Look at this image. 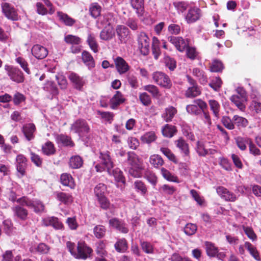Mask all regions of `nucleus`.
<instances>
[{
    "instance_id": "nucleus-1",
    "label": "nucleus",
    "mask_w": 261,
    "mask_h": 261,
    "mask_svg": "<svg viewBox=\"0 0 261 261\" xmlns=\"http://www.w3.org/2000/svg\"><path fill=\"white\" fill-rule=\"evenodd\" d=\"M66 247L72 255L78 259H85L90 256L92 250L85 243H79L77 246L73 243L68 241Z\"/></svg>"
},
{
    "instance_id": "nucleus-2",
    "label": "nucleus",
    "mask_w": 261,
    "mask_h": 261,
    "mask_svg": "<svg viewBox=\"0 0 261 261\" xmlns=\"http://www.w3.org/2000/svg\"><path fill=\"white\" fill-rule=\"evenodd\" d=\"M127 162L130 165V167L128 168L129 174L134 177H141L143 168L142 161L138 156L134 152H128Z\"/></svg>"
},
{
    "instance_id": "nucleus-3",
    "label": "nucleus",
    "mask_w": 261,
    "mask_h": 261,
    "mask_svg": "<svg viewBox=\"0 0 261 261\" xmlns=\"http://www.w3.org/2000/svg\"><path fill=\"white\" fill-rule=\"evenodd\" d=\"M99 159L101 160V165L97 164L95 168L97 172H101L106 169L109 175H111V169L114 167V164L111 158L110 152L108 151L101 152Z\"/></svg>"
},
{
    "instance_id": "nucleus-4",
    "label": "nucleus",
    "mask_w": 261,
    "mask_h": 261,
    "mask_svg": "<svg viewBox=\"0 0 261 261\" xmlns=\"http://www.w3.org/2000/svg\"><path fill=\"white\" fill-rule=\"evenodd\" d=\"M138 47L142 55H147L150 50V39L144 32H140L137 37Z\"/></svg>"
},
{
    "instance_id": "nucleus-5",
    "label": "nucleus",
    "mask_w": 261,
    "mask_h": 261,
    "mask_svg": "<svg viewBox=\"0 0 261 261\" xmlns=\"http://www.w3.org/2000/svg\"><path fill=\"white\" fill-rule=\"evenodd\" d=\"M5 69L10 80L17 83H21L24 81L23 72L17 67L6 65Z\"/></svg>"
},
{
    "instance_id": "nucleus-6",
    "label": "nucleus",
    "mask_w": 261,
    "mask_h": 261,
    "mask_svg": "<svg viewBox=\"0 0 261 261\" xmlns=\"http://www.w3.org/2000/svg\"><path fill=\"white\" fill-rule=\"evenodd\" d=\"M153 81L156 84L165 88H170L172 86V82L169 76L161 71L154 72L152 74Z\"/></svg>"
},
{
    "instance_id": "nucleus-7",
    "label": "nucleus",
    "mask_w": 261,
    "mask_h": 261,
    "mask_svg": "<svg viewBox=\"0 0 261 261\" xmlns=\"http://www.w3.org/2000/svg\"><path fill=\"white\" fill-rule=\"evenodd\" d=\"M17 201L23 206L25 205L29 207L34 208V211L37 213L42 212L44 209V206L43 203L38 200L32 201L26 197H23L18 198Z\"/></svg>"
},
{
    "instance_id": "nucleus-8",
    "label": "nucleus",
    "mask_w": 261,
    "mask_h": 261,
    "mask_svg": "<svg viewBox=\"0 0 261 261\" xmlns=\"http://www.w3.org/2000/svg\"><path fill=\"white\" fill-rule=\"evenodd\" d=\"M70 129L80 136H83L89 132L90 128L86 120L78 119L71 125Z\"/></svg>"
},
{
    "instance_id": "nucleus-9",
    "label": "nucleus",
    "mask_w": 261,
    "mask_h": 261,
    "mask_svg": "<svg viewBox=\"0 0 261 261\" xmlns=\"http://www.w3.org/2000/svg\"><path fill=\"white\" fill-rule=\"evenodd\" d=\"M202 15V12L199 8L196 7H191L188 9L185 15V19L187 23H192L198 20Z\"/></svg>"
},
{
    "instance_id": "nucleus-10",
    "label": "nucleus",
    "mask_w": 261,
    "mask_h": 261,
    "mask_svg": "<svg viewBox=\"0 0 261 261\" xmlns=\"http://www.w3.org/2000/svg\"><path fill=\"white\" fill-rule=\"evenodd\" d=\"M205 245L206 254L208 256L217 257L219 259H223L225 257V254L224 252H219L218 248L214 244L206 242Z\"/></svg>"
},
{
    "instance_id": "nucleus-11",
    "label": "nucleus",
    "mask_w": 261,
    "mask_h": 261,
    "mask_svg": "<svg viewBox=\"0 0 261 261\" xmlns=\"http://www.w3.org/2000/svg\"><path fill=\"white\" fill-rule=\"evenodd\" d=\"M118 39L120 43H126L130 38V31L125 26L118 25L116 28Z\"/></svg>"
},
{
    "instance_id": "nucleus-12",
    "label": "nucleus",
    "mask_w": 261,
    "mask_h": 261,
    "mask_svg": "<svg viewBox=\"0 0 261 261\" xmlns=\"http://www.w3.org/2000/svg\"><path fill=\"white\" fill-rule=\"evenodd\" d=\"M168 40L180 52H183L188 45V41L181 37L169 36Z\"/></svg>"
},
{
    "instance_id": "nucleus-13",
    "label": "nucleus",
    "mask_w": 261,
    "mask_h": 261,
    "mask_svg": "<svg viewBox=\"0 0 261 261\" xmlns=\"http://www.w3.org/2000/svg\"><path fill=\"white\" fill-rule=\"evenodd\" d=\"M2 8L3 13L6 17L12 20H17L18 16L15 9L9 4L4 3L2 4Z\"/></svg>"
},
{
    "instance_id": "nucleus-14",
    "label": "nucleus",
    "mask_w": 261,
    "mask_h": 261,
    "mask_svg": "<svg viewBox=\"0 0 261 261\" xmlns=\"http://www.w3.org/2000/svg\"><path fill=\"white\" fill-rule=\"evenodd\" d=\"M15 164L16 170L20 174V177L24 176L27 167V158L23 154H19L16 156Z\"/></svg>"
},
{
    "instance_id": "nucleus-15",
    "label": "nucleus",
    "mask_w": 261,
    "mask_h": 261,
    "mask_svg": "<svg viewBox=\"0 0 261 261\" xmlns=\"http://www.w3.org/2000/svg\"><path fill=\"white\" fill-rule=\"evenodd\" d=\"M32 55L37 59H43L48 55V50L45 47L39 45H34L31 49Z\"/></svg>"
},
{
    "instance_id": "nucleus-16",
    "label": "nucleus",
    "mask_w": 261,
    "mask_h": 261,
    "mask_svg": "<svg viewBox=\"0 0 261 261\" xmlns=\"http://www.w3.org/2000/svg\"><path fill=\"white\" fill-rule=\"evenodd\" d=\"M117 71L120 74L126 73L129 69V66L126 62L120 57H117L114 59Z\"/></svg>"
},
{
    "instance_id": "nucleus-17",
    "label": "nucleus",
    "mask_w": 261,
    "mask_h": 261,
    "mask_svg": "<svg viewBox=\"0 0 261 261\" xmlns=\"http://www.w3.org/2000/svg\"><path fill=\"white\" fill-rule=\"evenodd\" d=\"M217 192L226 201L233 202L237 199V196L234 193L223 187H219L217 189Z\"/></svg>"
},
{
    "instance_id": "nucleus-18",
    "label": "nucleus",
    "mask_w": 261,
    "mask_h": 261,
    "mask_svg": "<svg viewBox=\"0 0 261 261\" xmlns=\"http://www.w3.org/2000/svg\"><path fill=\"white\" fill-rule=\"evenodd\" d=\"M21 130L28 141H29L34 139V133L36 131V127L34 124H25L22 126Z\"/></svg>"
},
{
    "instance_id": "nucleus-19",
    "label": "nucleus",
    "mask_w": 261,
    "mask_h": 261,
    "mask_svg": "<svg viewBox=\"0 0 261 261\" xmlns=\"http://www.w3.org/2000/svg\"><path fill=\"white\" fill-rule=\"evenodd\" d=\"M110 226L117 229L119 231L126 233L128 232V229L125 224L122 221L117 218H112L109 220Z\"/></svg>"
},
{
    "instance_id": "nucleus-20",
    "label": "nucleus",
    "mask_w": 261,
    "mask_h": 261,
    "mask_svg": "<svg viewBox=\"0 0 261 261\" xmlns=\"http://www.w3.org/2000/svg\"><path fill=\"white\" fill-rule=\"evenodd\" d=\"M68 78L74 87L77 89L81 90L85 84V81L83 77L80 76L75 73L72 72L70 73Z\"/></svg>"
},
{
    "instance_id": "nucleus-21",
    "label": "nucleus",
    "mask_w": 261,
    "mask_h": 261,
    "mask_svg": "<svg viewBox=\"0 0 261 261\" xmlns=\"http://www.w3.org/2000/svg\"><path fill=\"white\" fill-rule=\"evenodd\" d=\"M124 101L125 98L123 94L120 91H117L110 100L111 108L112 109H115Z\"/></svg>"
},
{
    "instance_id": "nucleus-22",
    "label": "nucleus",
    "mask_w": 261,
    "mask_h": 261,
    "mask_svg": "<svg viewBox=\"0 0 261 261\" xmlns=\"http://www.w3.org/2000/svg\"><path fill=\"white\" fill-rule=\"evenodd\" d=\"M43 223L46 226H52L55 229H61L63 227L62 223L60 222L56 217H52L45 218L43 220Z\"/></svg>"
},
{
    "instance_id": "nucleus-23",
    "label": "nucleus",
    "mask_w": 261,
    "mask_h": 261,
    "mask_svg": "<svg viewBox=\"0 0 261 261\" xmlns=\"http://www.w3.org/2000/svg\"><path fill=\"white\" fill-rule=\"evenodd\" d=\"M230 100L237 107V108L242 112H244L246 109V106L244 102L247 100V98H244V99L242 97H240L238 95H233L230 98Z\"/></svg>"
},
{
    "instance_id": "nucleus-24",
    "label": "nucleus",
    "mask_w": 261,
    "mask_h": 261,
    "mask_svg": "<svg viewBox=\"0 0 261 261\" xmlns=\"http://www.w3.org/2000/svg\"><path fill=\"white\" fill-rule=\"evenodd\" d=\"M55 138L58 144H62L66 146L73 147L74 143L72 141L71 138L63 134L55 135Z\"/></svg>"
},
{
    "instance_id": "nucleus-25",
    "label": "nucleus",
    "mask_w": 261,
    "mask_h": 261,
    "mask_svg": "<svg viewBox=\"0 0 261 261\" xmlns=\"http://www.w3.org/2000/svg\"><path fill=\"white\" fill-rule=\"evenodd\" d=\"M87 42L90 49L95 53H97L99 49V45L96 39V36L91 33H88Z\"/></svg>"
},
{
    "instance_id": "nucleus-26",
    "label": "nucleus",
    "mask_w": 261,
    "mask_h": 261,
    "mask_svg": "<svg viewBox=\"0 0 261 261\" xmlns=\"http://www.w3.org/2000/svg\"><path fill=\"white\" fill-rule=\"evenodd\" d=\"M82 60L85 64L89 69L95 67V62L93 57L87 51H84L82 53Z\"/></svg>"
},
{
    "instance_id": "nucleus-27",
    "label": "nucleus",
    "mask_w": 261,
    "mask_h": 261,
    "mask_svg": "<svg viewBox=\"0 0 261 261\" xmlns=\"http://www.w3.org/2000/svg\"><path fill=\"white\" fill-rule=\"evenodd\" d=\"M176 113V109L174 107L170 106L165 109L162 117L166 122H170L172 120Z\"/></svg>"
},
{
    "instance_id": "nucleus-28",
    "label": "nucleus",
    "mask_w": 261,
    "mask_h": 261,
    "mask_svg": "<svg viewBox=\"0 0 261 261\" xmlns=\"http://www.w3.org/2000/svg\"><path fill=\"white\" fill-rule=\"evenodd\" d=\"M60 180L64 186H68L71 189H74L75 187L73 178L69 174L63 173L61 175Z\"/></svg>"
},
{
    "instance_id": "nucleus-29",
    "label": "nucleus",
    "mask_w": 261,
    "mask_h": 261,
    "mask_svg": "<svg viewBox=\"0 0 261 261\" xmlns=\"http://www.w3.org/2000/svg\"><path fill=\"white\" fill-rule=\"evenodd\" d=\"M208 105L210 110L212 111L214 116L218 118L219 117V113L221 106L218 101L215 99H210L208 100Z\"/></svg>"
},
{
    "instance_id": "nucleus-30",
    "label": "nucleus",
    "mask_w": 261,
    "mask_h": 261,
    "mask_svg": "<svg viewBox=\"0 0 261 261\" xmlns=\"http://www.w3.org/2000/svg\"><path fill=\"white\" fill-rule=\"evenodd\" d=\"M130 2L138 15H142L144 9V0H130Z\"/></svg>"
},
{
    "instance_id": "nucleus-31",
    "label": "nucleus",
    "mask_w": 261,
    "mask_h": 261,
    "mask_svg": "<svg viewBox=\"0 0 261 261\" xmlns=\"http://www.w3.org/2000/svg\"><path fill=\"white\" fill-rule=\"evenodd\" d=\"M236 141L238 147L242 150L246 149L247 145H249L251 140L248 137H238L236 138Z\"/></svg>"
},
{
    "instance_id": "nucleus-32",
    "label": "nucleus",
    "mask_w": 261,
    "mask_h": 261,
    "mask_svg": "<svg viewBox=\"0 0 261 261\" xmlns=\"http://www.w3.org/2000/svg\"><path fill=\"white\" fill-rule=\"evenodd\" d=\"M42 151L43 154L51 155L55 154L56 149L52 142L47 141L42 146Z\"/></svg>"
},
{
    "instance_id": "nucleus-33",
    "label": "nucleus",
    "mask_w": 261,
    "mask_h": 261,
    "mask_svg": "<svg viewBox=\"0 0 261 261\" xmlns=\"http://www.w3.org/2000/svg\"><path fill=\"white\" fill-rule=\"evenodd\" d=\"M201 94V90L198 86H190L187 90L185 95L188 98H194Z\"/></svg>"
},
{
    "instance_id": "nucleus-34",
    "label": "nucleus",
    "mask_w": 261,
    "mask_h": 261,
    "mask_svg": "<svg viewBox=\"0 0 261 261\" xmlns=\"http://www.w3.org/2000/svg\"><path fill=\"white\" fill-rule=\"evenodd\" d=\"M232 121L234 125L239 127H246L248 125V121L245 118L235 115L232 117Z\"/></svg>"
},
{
    "instance_id": "nucleus-35",
    "label": "nucleus",
    "mask_w": 261,
    "mask_h": 261,
    "mask_svg": "<svg viewBox=\"0 0 261 261\" xmlns=\"http://www.w3.org/2000/svg\"><path fill=\"white\" fill-rule=\"evenodd\" d=\"M245 247L248 251L250 255L256 260H260V256L259 253L257 251L256 247L248 242L245 243Z\"/></svg>"
},
{
    "instance_id": "nucleus-36",
    "label": "nucleus",
    "mask_w": 261,
    "mask_h": 261,
    "mask_svg": "<svg viewBox=\"0 0 261 261\" xmlns=\"http://www.w3.org/2000/svg\"><path fill=\"white\" fill-rule=\"evenodd\" d=\"M83 161L79 155L72 156L69 160L70 167L73 169H77L82 166Z\"/></svg>"
},
{
    "instance_id": "nucleus-37",
    "label": "nucleus",
    "mask_w": 261,
    "mask_h": 261,
    "mask_svg": "<svg viewBox=\"0 0 261 261\" xmlns=\"http://www.w3.org/2000/svg\"><path fill=\"white\" fill-rule=\"evenodd\" d=\"M176 146L186 155L189 153V145L182 139L179 138L175 141Z\"/></svg>"
},
{
    "instance_id": "nucleus-38",
    "label": "nucleus",
    "mask_w": 261,
    "mask_h": 261,
    "mask_svg": "<svg viewBox=\"0 0 261 261\" xmlns=\"http://www.w3.org/2000/svg\"><path fill=\"white\" fill-rule=\"evenodd\" d=\"M15 215L21 220H25L28 216V211L24 208L16 206L12 208Z\"/></svg>"
},
{
    "instance_id": "nucleus-39",
    "label": "nucleus",
    "mask_w": 261,
    "mask_h": 261,
    "mask_svg": "<svg viewBox=\"0 0 261 261\" xmlns=\"http://www.w3.org/2000/svg\"><path fill=\"white\" fill-rule=\"evenodd\" d=\"M114 36V32L112 28L104 29L100 33V38L103 40H109Z\"/></svg>"
},
{
    "instance_id": "nucleus-40",
    "label": "nucleus",
    "mask_w": 261,
    "mask_h": 261,
    "mask_svg": "<svg viewBox=\"0 0 261 261\" xmlns=\"http://www.w3.org/2000/svg\"><path fill=\"white\" fill-rule=\"evenodd\" d=\"M156 137L153 132H148L141 136L140 139L144 143L149 144L156 140Z\"/></svg>"
},
{
    "instance_id": "nucleus-41",
    "label": "nucleus",
    "mask_w": 261,
    "mask_h": 261,
    "mask_svg": "<svg viewBox=\"0 0 261 261\" xmlns=\"http://www.w3.org/2000/svg\"><path fill=\"white\" fill-rule=\"evenodd\" d=\"M57 15L59 19L66 25L72 26L75 22L73 19L63 12H58Z\"/></svg>"
},
{
    "instance_id": "nucleus-42",
    "label": "nucleus",
    "mask_w": 261,
    "mask_h": 261,
    "mask_svg": "<svg viewBox=\"0 0 261 261\" xmlns=\"http://www.w3.org/2000/svg\"><path fill=\"white\" fill-rule=\"evenodd\" d=\"M176 132L174 126L169 124H166L162 129L163 135L166 137L171 138L174 136Z\"/></svg>"
},
{
    "instance_id": "nucleus-43",
    "label": "nucleus",
    "mask_w": 261,
    "mask_h": 261,
    "mask_svg": "<svg viewBox=\"0 0 261 261\" xmlns=\"http://www.w3.org/2000/svg\"><path fill=\"white\" fill-rule=\"evenodd\" d=\"M134 187L137 192L140 193L142 195H145L147 192L146 185L141 180H136L134 182Z\"/></svg>"
},
{
    "instance_id": "nucleus-44",
    "label": "nucleus",
    "mask_w": 261,
    "mask_h": 261,
    "mask_svg": "<svg viewBox=\"0 0 261 261\" xmlns=\"http://www.w3.org/2000/svg\"><path fill=\"white\" fill-rule=\"evenodd\" d=\"M161 174L165 179L169 181L175 182H179L178 178L172 175L168 170L165 168H162L161 170Z\"/></svg>"
},
{
    "instance_id": "nucleus-45",
    "label": "nucleus",
    "mask_w": 261,
    "mask_h": 261,
    "mask_svg": "<svg viewBox=\"0 0 261 261\" xmlns=\"http://www.w3.org/2000/svg\"><path fill=\"white\" fill-rule=\"evenodd\" d=\"M164 62L165 66L171 71H173L176 67L175 60L168 55H165Z\"/></svg>"
},
{
    "instance_id": "nucleus-46",
    "label": "nucleus",
    "mask_w": 261,
    "mask_h": 261,
    "mask_svg": "<svg viewBox=\"0 0 261 261\" xmlns=\"http://www.w3.org/2000/svg\"><path fill=\"white\" fill-rule=\"evenodd\" d=\"M43 88L53 95H56L58 93V90L55 83L51 81H47L45 84Z\"/></svg>"
},
{
    "instance_id": "nucleus-47",
    "label": "nucleus",
    "mask_w": 261,
    "mask_h": 261,
    "mask_svg": "<svg viewBox=\"0 0 261 261\" xmlns=\"http://www.w3.org/2000/svg\"><path fill=\"white\" fill-rule=\"evenodd\" d=\"M111 175L114 176L116 181L122 183L125 182V178L123 175V173L119 168H116L114 169H111Z\"/></svg>"
},
{
    "instance_id": "nucleus-48",
    "label": "nucleus",
    "mask_w": 261,
    "mask_h": 261,
    "mask_svg": "<svg viewBox=\"0 0 261 261\" xmlns=\"http://www.w3.org/2000/svg\"><path fill=\"white\" fill-rule=\"evenodd\" d=\"M150 163L155 168L163 165L164 161L163 159L158 154H153L150 157Z\"/></svg>"
},
{
    "instance_id": "nucleus-49",
    "label": "nucleus",
    "mask_w": 261,
    "mask_h": 261,
    "mask_svg": "<svg viewBox=\"0 0 261 261\" xmlns=\"http://www.w3.org/2000/svg\"><path fill=\"white\" fill-rule=\"evenodd\" d=\"M57 198L60 201L68 204L71 202L72 197L69 194L64 192H58L56 194Z\"/></svg>"
},
{
    "instance_id": "nucleus-50",
    "label": "nucleus",
    "mask_w": 261,
    "mask_h": 261,
    "mask_svg": "<svg viewBox=\"0 0 261 261\" xmlns=\"http://www.w3.org/2000/svg\"><path fill=\"white\" fill-rule=\"evenodd\" d=\"M115 248L118 252H125L127 249L126 240L125 239L118 240L115 244Z\"/></svg>"
},
{
    "instance_id": "nucleus-51",
    "label": "nucleus",
    "mask_w": 261,
    "mask_h": 261,
    "mask_svg": "<svg viewBox=\"0 0 261 261\" xmlns=\"http://www.w3.org/2000/svg\"><path fill=\"white\" fill-rule=\"evenodd\" d=\"M197 230V226L196 224L189 223L186 225L184 228V232L187 236H192L195 234Z\"/></svg>"
},
{
    "instance_id": "nucleus-52",
    "label": "nucleus",
    "mask_w": 261,
    "mask_h": 261,
    "mask_svg": "<svg viewBox=\"0 0 261 261\" xmlns=\"http://www.w3.org/2000/svg\"><path fill=\"white\" fill-rule=\"evenodd\" d=\"M193 74L196 76L202 84H204L206 82V77L204 74V72L200 69L195 68L193 69Z\"/></svg>"
},
{
    "instance_id": "nucleus-53",
    "label": "nucleus",
    "mask_w": 261,
    "mask_h": 261,
    "mask_svg": "<svg viewBox=\"0 0 261 261\" xmlns=\"http://www.w3.org/2000/svg\"><path fill=\"white\" fill-rule=\"evenodd\" d=\"M196 150L199 156H205L208 154V150L205 148L203 142L200 141L197 142Z\"/></svg>"
},
{
    "instance_id": "nucleus-54",
    "label": "nucleus",
    "mask_w": 261,
    "mask_h": 261,
    "mask_svg": "<svg viewBox=\"0 0 261 261\" xmlns=\"http://www.w3.org/2000/svg\"><path fill=\"white\" fill-rule=\"evenodd\" d=\"M159 191L163 194L171 195L175 192L176 189L173 186L165 184L159 188Z\"/></svg>"
},
{
    "instance_id": "nucleus-55",
    "label": "nucleus",
    "mask_w": 261,
    "mask_h": 261,
    "mask_svg": "<svg viewBox=\"0 0 261 261\" xmlns=\"http://www.w3.org/2000/svg\"><path fill=\"white\" fill-rule=\"evenodd\" d=\"M186 48V55L191 60L196 59L198 57V52L194 47H190L188 45Z\"/></svg>"
},
{
    "instance_id": "nucleus-56",
    "label": "nucleus",
    "mask_w": 261,
    "mask_h": 261,
    "mask_svg": "<svg viewBox=\"0 0 261 261\" xmlns=\"http://www.w3.org/2000/svg\"><path fill=\"white\" fill-rule=\"evenodd\" d=\"M15 61L27 74H30L31 73L30 70L28 68V63L24 58L21 57H17L15 59Z\"/></svg>"
},
{
    "instance_id": "nucleus-57",
    "label": "nucleus",
    "mask_w": 261,
    "mask_h": 261,
    "mask_svg": "<svg viewBox=\"0 0 261 261\" xmlns=\"http://www.w3.org/2000/svg\"><path fill=\"white\" fill-rule=\"evenodd\" d=\"M249 110L253 114H257L261 112V102L256 100L251 101L249 106Z\"/></svg>"
},
{
    "instance_id": "nucleus-58",
    "label": "nucleus",
    "mask_w": 261,
    "mask_h": 261,
    "mask_svg": "<svg viewBox=\"0 0 261 261\" xmlns=\"http://www.w3.org/2000/svg\"><path fill=\"white\" fill-rule=\"evenodd\" d=\"M143 89L150 93L153 97H159L160 96L158 88L154 85H148L143 87Z\"/></svg>"
},
{
    "instance_id": "nucleus-59",
    "label": "nucleus",
    "mask_w": 261,
    "mask_h": 261,
    "mask_svg": "<svg viewBox=\"0 0 261 261\" xmlns=\"http://www.w3.org/2000/svg\"><path fill=\"white\" fill-rule=\"evenodd\" d=\"M91 16L94 18L99 16L101 12V7L96 3L93 4L90 7Z\"/></svg>"
},
{
    "instance_id": "nucleus-60",
    "label": "nucleus",
    "mask_w": 261,
    "mask_h": 261,
    "mask_svg": "<svg viewBox=\"0 0 261 261\" xmlns=\"http://www.w3.org/2000/svg\"><path fill=\"white\" fill-rule=\"evenodd\" d=\"M93 232L95 236L97 238H103L105 234L106 228L103 226L98 225L94 228Z\"/></svg>"
},
{
    "instance_id": "nucleus-61",
    "label": "nucleus",
    "mask_w": 261,
    "mask_h": 261,
    "mask_svg": "<svg viewBox=\"0 0 261 261\" xmlns=\"http://www.w3.org/2000/svg\"><path fill=\"white\" fill-rule=\"evenodd\" d=\"M106 191V187L102 183L98 184L94 188V193L96 197L105 195Z\"/></svg>"
},
{
    "instance_id": "nucleus-62",
    "label": "nucleus",
    "mask_w": 261,
    "mask_h": 261,
    "mask_svg": "<svg viewBox=\"0 0 261 261\" xmlns=\"http://www.w3.org/2000/svg\"><path fill=\"white\" fill-rule=\"evenodd\" d=\"M65 41L68 44H79L81 42V39L77 36L68 35L64 38Z\"/></svg>"
},
{
    "instance_id": "nucleus-63",
    "label": "nucleus",
    "mask_w": 261,
    "mask_h": 261,
    "mask_svg": "<svg viewBox=\"0 0 261 261\" xmlns=\"http://www.w3.org/2000/svg\"><path fill=\"white\" fill-rule=\"evenodd\" d=\"M223 68V65L220 61L214 60L211 64L210 70L212 72H219Z\"/></svg>"
},
{
    "instance_id": "nucleus-64",
    "label": "nucleus",
    "mask_w": 261,
    "mask_h": 261,
    "mask_svg": "<svg viewBox=\"0 0 261 261\" xmlns=\"http://www.w3.org/2000/svg\"><path fill=\"white\" fill-rule=\"evenodd\" d=\"M145 178L153 186H155L157 183V177L154 173L149 171H146L145 174Z\"/></svg>"
}]
</instances>
